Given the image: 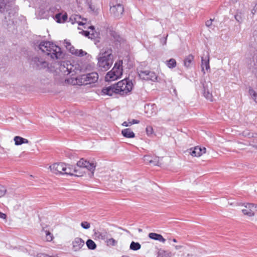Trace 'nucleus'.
Listing matches in <instances>:
<instances>
[{"label":"nucleus","instance_id":"1","mask_svg":"<svg viewBox=\"0 0 257 257\" xmlns=\"http://www.w3.org/2000/svg\"><path fill=\"white\" fill-rule=\"evenodd\" d=\"M35 49L41 50L43 53L50 56L53 59H60L65 55L60 47L49 41L41 42Z\"/></svg>","mask_w":257,"mask_h":257},{"label":"nucleus","instance_id":"2","mask_svg":"<svg viewBox=\"0 0 257 257\" xmlns=\"http://www.w3.org/2000/svg\"><path fill=\"white\" fill-rule=\"evenodd\" d=\"M111 48L102 49L98 54V66L101 70L105 71L108 70L113 64V55Z\"/></svg>","mask_w":257,"mask_h":257},{"label":"nucleus","instance_id":"3","mask_svg":"<svg viewBox=\"0 0 257 257\" xmlns=\"http://www.w3.org/2000/svg\"><path fill=\"white\" fill-rule=\"evenodd\" d=\"M122 60H119L115 62L112 69L108 72L105 76L107 81L115 80L119 78L122 74Z\"/></svg>","mask_w":257,"mask_h":257},{"label":"nucleus","instance_id":"4","mask_svg":"<svg viewBox=\"0 0 257 257\" xmlns=\"http://www.w3.org/2000/svg\"><path fill=\"white\" fill-rule=\"evenodd\" d=\"M76 167L81 171L84 172V174L85 173L84 170H87L89 172L88 174L89 176L92 177L93 176L94 171L95 170L96 164L90 163L83 158H82L77 162Z\"/></svg>","mask_w":257,"mask_h":257},{"label":"nucleus","instance_id":"5","mask_svg":"<svg viewBox=\"0 0 257 257\" xmlns=\"http://www.w3.org/2000/svg\"><path fill=\"white\" fill-rule=\"evenodd\" d=\"M117 93L121 95L127 94L132 89L133 84L132 80L124 79L115 84Z\"/></svg>","mask_w":257,"mask_h":257},{"label":"nucleus","instance_id":"6","mask_svg":"<svg viewBox=\"0 0 257 257\" xmlns=\"http://www.w3.org/2000/svg\"><path fill=\"white\" fill-rule=\"evenodd\" d=\"M31 64L34 68L39 70L48 68L49 65L48 62L38 56H35L32 58Z\"/></svg>","mask_w":257,"mask_h":257},{"label":"nucleus","instance_id":"7","mask_svg":"<svg viewBox=\"0 0 257 257\" xmlns=\"http://www.w3.org/2000/svg\"><path fill=\"white\" fill-rule=\"evenodd\" d=\"M110 12L113 17L119 19L121 17L123 12L124 8L122 5L117 4L113 5L112 3L110 4Z\"/></svg>","mask_w":257,"mask_h":257},{"label":"nucleus","instance_id":"8","mask_svg":"<svg viewBox=\"0 0 257 257\" xmlns=\"http://www.w3.org/2000/svg\"><path fill=\"white\" fill-rule=\"evenodd\" d=\"M138 73L140 77L142 79L152 81H157V76L154 72L145 70L140 71Z\"/></svg>","mask_w":257,"mask_h":257},{"label":"nucleus","instance_id":"9","mask_svg":"<svg viewBox=\"0 0 257 257\" xmlns=\"http://www.w3.org/2000/svg\"><path fill=\"white\" fill-rule=\"evenodd\" d=\"M255 211H257V205L252 203H247L242 209V213L249 216H253Z\"/></svg>","mask_w":257,"mask_h":257},{"label":"nucleus","instance_id":"10","mask_svg":"<svg viewBox=\"0 0 257 257\" xmlns=\"http://www.w3.org/2000/svg\"><path fill=\"white\" fill-rule=\"evenodd\" d=\"M64 175L70 176L74 175L75 176L80 177L83 176L84 172L81 171L79 169H78L76 166L68 165L67 170L66 172H64Z\"/></svg>","mask_w":257,"mask_h":257},{"label":"nucleus","instance_id":"11","mask_svg":"<svg viewBox=\"0 0 257 257\" xmlns=\"http://www.w3.org/2000/svg\"><path fill=\"white\" fill-rule=\"evenodd\" d=\"M98 79V75L96 72H92L83 75L81 76V79L84 80L86 83H92L96 82Z\"/></svg>","mask_w":257,"mask_h":257},{"label":"nucleus","instance_id":"12","mask_svg":"<svg viewBox=\"0 0 257 257\" xmlns=\"http://www.w3.org/2000/svg\"><path fill=\"white\" fill-rule=\"evenodd\" d=\"M109 34L111 36L112 40L115 43L116 45L119 44L120 45L125 41L122 37L113 30L110 29L109 30Z\"/></svg>","mask_w":257,"mask_h":257},{"label":"nucleus","instance_id":"13","mask_svg":"<svg viewBox=\"0 0 257 257\" xmlns=\"http://www.w3.org/2000/svg\"><path fill=\"white\" fill-rule=\"evenodd\" d=\"M13 4L9 0H0V12L4 13L11 10Z\"/></svg>","mask_w":257,"mask_h":257},{"label":"nucleus","instance_id":"14","mask_svg":"<svg viewBox=\"0 0 257 257\" xmlns=\"http://www.w3.org/2000/svg\"><path fill=\"white\" fill-rule=\"evenodd\" d=\"M63 167H64V163H54L49 167L51 171L53 173L60 175H64V172H62V170L64 168Z\"/></svg>","mask_w":257,"mask_h":257},{"label":"nucleus","instance_id":"15","mask_svg":"<svg viewBox=\"0 0 257 257\" xmlns=\"http://www.w3.org/2000/svg\"><path fill=\"white\" fill-rule=\"evenodd\" d=\"M72 67L69 61H63L60 62L59 69L61 72L69 74L71 72Z\"/></svg>","mask_w":257,"mask_h":257},{"label":"nucleus","instance_id":"16","mask_svg":"<svg viewBox=\"0 0 257 257\" xmlns=\"http://www.w3.org/2000/svg\"><path fill=\"white\" fill-rule=\"evenodd\" d=\"M118 89L116 87V85L113 84L109 86L103 88L101 90V93L104 95L112 96L113 93L118 94L117 93Z\"/></svg>","mask_w":257,"mask_h":257},{"label":"nucleus","instance_id":"17","mask_svg":"<svg viewBox=\"0 0 257 257\" xmlns=\"http://www.w3.org/2000/svg\"><path fill=\"white\" fill-rule=\"evenodd\" d=\"M204 68L207 71L210 69L209 58L207 53L206 54H204L203 56L201 57V68L204 74H205Z\"/></svg>","mask_w":257,"mask_h":257},{"label":"nucleus","instance_id":"18","mask_svg":"<svg viewBox=\"0 0 257 257\" xmlns=\"http://www.w3.org/2000/svg\"><path fill=\"white\" fill-rule=\"evenodd\" d=\"M201 84L203 87V95L204 97L208 100L212 101V95L211 93H210L209 88H208V84L211 85V83L210 82H208L207 83L204 82H201Z\"/></svg>","mask_w":257,"mask_h":257},{"label":"nucleus","instance_id":"19","mask_svg":"<svg viewBox=\"0 0 257 257\" xmlns=\"http://www.w3.org/2000/svg\"><path fill=\"white\" fill-rule=\"evenodd\" d=\"M72 245L74 251H77L84 245V241L82 238L76 237L73 241Z\"/></svg>","mask_w":257,"mask_h":257},{"label":"nucleus","instance_id":"20","mask_svg":"<svg viewBox=\"0 0 257 257\" xmlns=\"http://www.w3.org/2000/svg\"><path fill=\"white\" fill-rule=\"evenodd\" d=\"M189 153L193 157H200L202 154L205 153L206 148H201L198 146L195 147L193 150L190 149Z\"/></svg>","mask_w":257,"mask_h":257},{"label":"nucleus","instance_id":"21","mask_svg":"<svg viewBox=\"0 0 257 257\" xmlns=\"http://www.w3.org/2000/svg\"><path fill=\"white\" fill-rule=\"evenodd\" d=\"M245 11L244 10H238L236 14L234 15V18L236 21L241 23L245 18Z\"/></svg>","mask_w":257,"mask_h":257},{"label":"nucleus","instance_id":"22","mask_svg":"<svg viewBox=\"0 0 257 257\" xmlns=\"http://www.w3.org/2000/svg\"><path fill=\"white\" fill-rule=\"evenodd\" d=\"M94 234L96 236V237H97L99 239L105 240H106L108 237L111 236L110 234L105 230L95 232Z\"/></svg>","mask_w":257,"mask_h":257},{"label":"nucleus","instance_id":"23","mask_svg":"<svg viewBox=\"0 0 257 257\" xmlns=\"http://www.w3.org/2000/svg\"><path fill=\"white\" fill-rule=\"evenodd\" d=\"M148 236L151 239L158 240L163 243H164L166 241V239L161 234H160L151 232L149 234Z\"/></svg>","mask_w":257,"mask_h":257},{"label":"nucleus","instance_id":"24","mask_svg":"<svg viewBox=\"0 0 257 257\" xmlns=\"http://www.w3.org/2000/svg\"><path fill=\"white\" fill-rule=\"evenodd\" d=\"M81 19V17L80 15H72L69 18V21L71 22L72 24L77 23L79 25L83 26L85 23L80 21Z\"/></svg>","mask_w":257,"mask_h":257},{"label":"nucleus","instance_id":"25","mask_svg":"<svg viewBox=\"0 0 257 257\" xmlns=\"http://www.w3.org/2000/svg\"><path fill=\"white\" fill-rule=\"evenodd\" d=\"M122 136L127 138H133L135 137V133L130 128H125L121 131Z\"/></svg>","mask_w":257,"mask_h":257},{"label":"nucleus","instance_id":"26","mask_svg":"<svg viewBox=\"0 0 257 257\" xmlns=\"http://www.w3.org/2000/svg\"><path fill=\"white\" fill-rule=\"evenodd\" d=\"M14 140L15 141V144L17 146L21 145L25 143L28 144L29 142L27 139L19 136H16L14 138Z\"/></svg>","mask_w":257,"mask_h":257},{"label":"nucleus","instance_id":"27","mask_svg":"<svg viewBox=\"0 0 257 257\" xmlns=\"http://www.w3.org/2000/svg\"><path fill=\"white\" fill-rule=\"evenodd\" d=\"M173 255L171 252L160 249L158 252V257H172Z\"/></svg>","mask_w":257,"mask_h":257},{"label":"nucleus","instance_id":"28","mask_svg":"<svg viewBox=\"0 0 257 257\" xmlns=\"http://www.w3.org/2000/svg\"><path fill=\"white\" fill-rule=\"evenodd\" d=\"M194 59V56L190 54L187 57H186L184 61V65L187 68H188L190 66V65Z\"/></svg>","mask_w":257,"mask_h":257},{"label":"nucleus","instance_id":"29","mask_svg":"<svg viewBox=\"0 0 257 257\" xmlns=\"http://www.w3.org/2000/svg\"><path fill=\"white\" fill-rule=\"evenodd\" d=\"M144 161L146 163H149L150 164H153L154 165H158V159L156 158L155 159V160H153L152 159V157L150 156H145L144 157Z\"/></svg>","mask_w":257,"mask_h":257},{"label":"nucleus","instance_id":"30","mask_svg":"<svg viewBox=\"0 0 257 257\" xmlns=\"http://www.w3.org/2000/svg\"><path fill=\"white\" fill-rule=\"evenodd\" d=\"M82 33L85 36L88 37L89 38L91 39H94L98 37V33L97 32H92L90 33V32L87 31H83Z\"/></svg>","mask_w":257,"mask_h":257},{"label":"nucleus","instance_id":"31","mask_svg":"<svg viewBox=\"0 0 257 257\" xmlns=\"http://www.w3.org/2000/svg\"><path fill=\"white\" fill-rule=\"evenodd\" d=\"M86 244L88 249L94 250L96 248V243L90 239H88L86 242Z\"/></svg>","mask_w":257,"mask_h":257},{"label":"nucleus","instance_id":"32","mask_svg":"<svg viewBox=\"0 0 257 257\" xmlns=\"http://www.w3.org/2000/svg\"><path fill=\"white\" fill-rule=\"evenodd\" d=\"M105 243L107 246H113L117 245V241L110 236L105 240Z\"/></svg>","mask_w":257,"mask_h":257},{"label":"nucleus","instance_id":"33","mask_svg":"<svg viewBox=\"0 0 257 257\" xmlns=\"http://www.w3.org/2000/svg\"><path fill=\"white\" fill-rule=\"evenodd\" d=\"M166 63L167 66L169 68H175L176 66V61L173 58H171V59H169V60L167 61L166 62Z\"/></svg>","mask_w":257,"mask_h":257},{"label":"nucleus","instance_id":"34","mask_svg":"<svg viewBox=\"0 0 257 257\" xmlns=\"http://www.w3.org/2000/svg\"><path fill=\"white\" fill-rule=\"evenodd\" d=\"M130 249L133 250H138L141 247V244L139 242L132 241L130 244Z\"/></svg>","mask_w":257,"mask_h":257},{"label":"nucleus","instance_id":"35","mask_svg":"<svg viewBox=\"0 0 257 257\" xmlns=\"http://www.w3.org/2000/svg\"><path fill=\"white\" fill-rule=\"evenodd\" d=\"M249 93L251 96L252 98L254 100V101L257 103V93L255 92V91L253 89L250 88L249 89Z\"/></svg>","mask_w":257,"mask_h":257},{"label":"nucleus","instance_id":"36","mask_svg":"<svg viewBox=\"0 0 257 257\" xmlns=\"http://www.w3.org/2000/svg\"><path fill=\"white\" fill-rule=\"evenodd\" d=\"M81 226L85 229H89L90 227V224L87 221H83L81 223Z\"/></svg>","mask_w":257,"mask_h":257},{"label":"nucleus","instance_id":"37","mask_svg":"<svg viewBox=\"0 0 257 257\" xmlns=\"http://www.w3.org/2000/svg\"><path fill=\"white\" fill-rule=\"evenodd\" d=\"M7 192V189L5 187L0 185V197L4 196Z\"/></svg>","mask_w":257,"mask_h":257},{"label":"nucleus","instance_id":"38","mask_svg":"<svg viewBox=\"0 0 257 257\" xmlns=\"http://www.w3.org/2000/svg\"><path fill=\"white\" fill-rule=\"evenodd\" d=\"M86 52L83 51L82 50H77L75 55L77 56H84L86 55Z\"/></svg>","mask_w":257,"mask_h":257},{"label":"nucleus","instance_id":"39","mask_svg":"<svg viewBox=\"0 0 257 257\" xmlns=\"http://www.w3.org/2000/svg\"><path fill=\"white\" fill-rule=\"evenodd\" d=\"M45 232L47 240L49 241L52 240L53 238L52 234L49 231H46Z\"/></svg>","mask_w":257,"mask_h":257},{"label":"nucleus","instance_id":"40","mask_svg":"<svg viewBox=\"0 0 257 257\" xmlns=\"http://www.w3.org/2000/svg\"><path fill=\"white\" fill-rule=\"evenodd\" d=\"M146 132L148 135H152L153 133V129L152 126H148L146 127Z\"/></svg>","mask_w":257,"mask_h":257},{"label":"nucleus","instance_id":"41","mask_svg":"<svg viewBox=\"0 0 257 257\" xmlns=\"http://www.w3.org/2000/svg\"><path fill=\"white\" fill-rule=\"evenodd\" d=\"M55 19L57 23H62L61 14L60 13L56 14L55 16Z\"/></svg>","mask_w":257,"mask_h":257},{"label":"nucleus","instance_id":"42","mask_svg":"<svg viewBox=\"0 0 257 257\" xmlns=\"http://www.w3.org/2000/svg\"><path fill=\"white\" fill-rule=\"evenodd\" d=\"M37 257H55V256H50L44 253H39L37 254Z\"/></svg>","mask_w":257,"mask_h":257},{"label":"nucleus","instance_id":"43","mask_svg":"<svg viewBox=\"0 0 257 257\" xmlns=\"http://www.w3.org/2000/svg\"><path fill=\"white\" fill-rule=\"evenodd\" d=\"M69 52L72 54H74L75 55V53H76V51H77V50H76L74 47L72 46H71V47H70L68 49Z\"/></svg>","mask_w":257,"mask_h":257},{"label":"nucleus","instance_id":"44","mask_svg":"<svg viewBox=\"0 0 257 257\" xmlns=\"http://www.w3.org/2000/svg\"><path fill=\"white\" fill-rule=\"evenodd\" d=\"M213 20V19H210L209 20L207 21L205 23L206 26L208 27H210L212 25Z\"/></svg>","mask_w":257,"mask_h":257},{"label":"nucleus","instance_id":"45","mask_svg":"<svg viewBox=\"0 0 257 257\" xmlns=\"http://www.w3.org/2000/svg\"><path fill=\"white\" fill-rule=\"evenodd\" d=\"M64 43L65 44V47L67 48V49H68V48L71 46V44L69 42L67 41L66 40L64 41Z\"/></svg>","mask_w":257,"mask_h":257},{"label":"nucleus","instance_id":"46","mask_svg":"<svg viewBox=\"0 0 257 257\" xmlns=\"http://www.w3.org/2000/svg\"><path fill=\"white\" fill-rule=\"evenodd\" d=\"M61 20H62V22H64L66 21V20L67 19V14H64L62 16H61Z\"/></svg>","mask_w":257,"mask_h":257},{"label":"nucleus","instance_id":"47","mask_svg":"<svg viewBox=\"0 0 257 257\" xmlns=\"http://www.w3.org/2000/svg\"><path fill=\"white\" fill-rule=\"evenodd\" d=\"M140 122V121L138 120H136V119H133V120L132 121H130V124L131 125L133 124H137V123H139Z\"/></svg>","mask_w":257,"mask_h":257},{"label":"nucleus","instance_id":"48","mask_svg":"<svg viewBox=\"0 0 257 257\" xmlns=\"http://www.w3.org/2000/svg\"><path fill=\"white\" fill-rule=\"evenodd\" d=\"M122 124L123 126H128L131 125V124H130V122L124 121Z\"/></svg>","mask_w":257,"mask_h":257},{"label":"nucleus","instance_id":"49","mask_svg":"<svg viewBox=\"0 0 257 257\" xmlns=\"http://www.w3.org/2000/svg\"><path fill=\"white\" fill-rule=\"evenodd\" d=\"M7 215L6 214L0 212V218L3 219H6Z\"/></svg>","mask_w":257,"mask_h":257},{"label":"nucleus","instance_id":"50","mask_svg":"<svg viewBox=\"0 0 257 257\" xmlns=\"http://www.w3.org/2000/svg\"><path fill=\"white\" fill-rule=\"evenodd\" d=\"M257 10V4H255L254 8L251 10V13L254 15Z\"/></svg>","mask_w":257,"mask_h":257},{"label":"nucleus","instance_id":"51","mask_svg":"<svg viewBox=\"0 0 257 257\" xmlns=\"http://www.w3.org/2000/svg\"><path fill=\"white\" fill-rule=\"evenodd\" d=\"M253 36L254 37V40H257V30H255L253 33Z\"/></svg>","mask_w":257,"mask_h":257},{"label":"nucleus","instance_id":"52","mask_svg":"<svg viewBox=\"0 0 257 257\" xmlns=\"http://www.w3.org/2000/svg\"><path fill=\"white\" fill-rule=\"evenodd\" d=\"M154 107H155L154 104L148 105H147V109L149 110L150 108H151V109H153L154 108Z\"/></svg>","mask_w":257,"mask_h":257},{"label":"nucleus","instance_id":"53","mask_svg":"<svg viewBox=\"0 0 257 257\" xmlns=\"http://www.w3.org/2000/svg\"><path fill=\"white\" fill-rule=\"evenodd\" d=\"M67 166L68 165H66V164L64 163V168L62 170V172H66V170H67Z\"/></svg>","mask_w":257,"mask_h":257},{"label":"nucleus","instance_id":"54","mask_svg":"<svg viewBox=\"0 0 257 257\" xmlns=\"http://www.w3.org/2000/svg\"><path fill=\"white\" fill-rule=\"evenodd\" d=\"M88 28H89V29H91V30L92 31V32H94V26H89V27H88Z\"/></svg>","mask_w":257,"mask_h":257},{"label":"nucleus","instance_id":"55","mask_svg":"<svg viewBox=\"0 0 257 257\" xmlns=\"http://www.w3.org/2000/svg\"><path fill=\"white\" fill-rule=\"evenodd\" d=\"M181 247V246H175V248L176 249H178Z\"/></svg>","mask_w":257,"mask_h":257},{"label":"nucleus","instance_id":"56","mask_svg":"<svg viewBox=\"0 0 257 257\" xmlns=\"http://www.w3.org/2000/svg\"><path fill=\"white\" fill-rule=\"evenodd\" d=\"M173 242H177V240H176V239L174 238V239H173Z\"/></svg>","mask_w":257,"mask_h":257},{"label":"nucleus","instance_id":"57","mask_svg":"<svg viewBox=\"0 0 257 257\" xmlns=\"http://www.w3.org/2000/svg\"><path fill=\"white\" fill-rule=\"evenodd\" d=\"M121 257H129L128 256H127V255H123Z\"/></svg>","mask_w":257,"mask_h":257},{"label":"nucleus","instance_id":"58","mask_svg":"<svg viewBox=\"0 0 257 257\" xmlns=\"http://www.w3.org/2000/svg\"><path fill=\"white\" fill-rule=\"evenodd\" d=\"M139 231L140 232H141V231H142V230L141 229H139Z\"/></svg>","mask_w":257,"mask_h":257},{"label":"nucleus","instance_id":"59","mask_svg":"<svg viewBox=\"0 0 257 257\" xmlns=\"http://www.w3.org/2000/svg\"><path fill=\"white\" fill-rule=\"evenodd\" d=\"M83 20H84L85 21H86V19H82Z\"/></svg>","mask_w":257,"mask_h":257},{"label":"nucleus","instance_id":"60","mask_svg":"<svg viewBox=\"0 0 257 257\" xmlns=\"http://www.w3.org/2000/svg\"><path fill=\"white\" fill-rule=\"evenodd\" d=\"M231 1H234V0H231ZM235 1V0H234V1Z\"/></svg>","mask_w":257,"mask_h":257}]
</instances>
